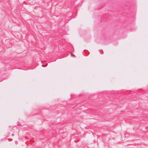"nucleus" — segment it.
I'll return each instance as SVG.
<instances>
[{"mask_svg":"<svg viewBox=\"0 0 148 148\" xmlns=\"http://www.w3.org/2000/svg\"><path fill=\"white\" fill-rule=\"evenodd\" d=\"M71 56H75L74 55H73L72 53H71Z\"/></svg>","mask_w":148,"mask_h":148,"instance_id":"obj_1","label":"nucleus"},{"mask_svg":"<svg viewBox=\"0 0 148 148\" xmlns=\"http://www.w3.org/2000/svg\"><path fill=\"white\" fill-rule=\"evenodd\" d=\"M14 134H12V136H13L14 135Z\"/></svg>","mask_w":148,"mask_h":148,"instance_id":"obj_2","label":"nucleus"}]
</instances>
